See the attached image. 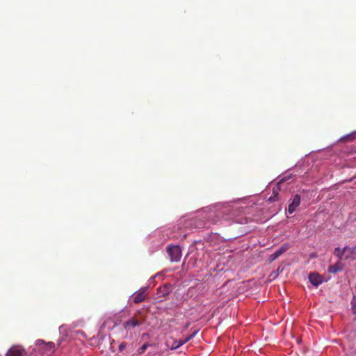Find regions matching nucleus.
I'll list each match as a JSON object with an SVG mask.
<instances>
[{
    "label": "nucleus",
    "instance_id": "nucleus-8",
    "mask_svg": "<svg viewBox=\"0 0 356 356\" xmlns=\"http://www.w3.org/2000/svg\"><path fill=\"white\" fill-rule=\"evenodd\" d=\"M7 356H24V350L20 346H14L11 347L6 353Z\"/></svg>",
    "mask_w": 356,
    "mask_h": 356
},
{
    "label": "nucleus",
    "instance_id": "nucleus-4",
    "mask_svg": "<svg viewBox=\"0 0 356 356\" xmlns=\"http://www.w3.org/2000/svg\"><path fill=\"white\" fill-rule=\"evenodd\" d=\"M149 286L141 287L137 292L134 294L133 300L135 303H140L145 298V292L148 290Z\"/></svg>",
    "mask_w": 356,
    "mask_h": 356
},
{
    "label": "nucleus",
    "instance_id": "nucleus-11",
    "mask_svg": "<svg viewBox=\"0 0 356 356\" xmlns=\"http://www.w3.org/2000/svg\"><path fill=\"white\" fill-rule=\"evenodd\" d=\"M139 325V322L138 320L135 318H131L124 323V327L126 329H129L130 327H135Z\"/></svg>",
    "mask_w": 356,
    "mask_h": 356
},
{
    "label": "nucleus",
    "instance_id": "nucleus-3",
    "mask_svg": "<svg viewBox=\"0 0 356 356\" xmlns=\"http://www.w3.org/2000/svg\"><path fill=\"white\" fill-rule=\"evenodd\" d=\"M310 283L315 287H318L322 283L325 282L324 277L317 273H310L308 275Z\"/></svg>",
    "mask_w": 356,
    "mask_h": 356
},
{
    "label": "nucleus",
    "instance_id": "nucleus-19",
    "mask_svg": "<svg viewBox=\"0 0 356 356\" xmlns=\"http://www.w3.org/2000/svg\"><path fill=\"white\" fill-rule=\"evenodd\" d=\"M126 346H127V343H121L119 345V348H119V350H120V352H122V351L124 350V348H126Z\"/></svg>",
    "mask_w": 356,
    "mask_h": 356
},
{
    "label": "nucleus",
    "instance_id": "nucleus-6",
    "mask_svg": "<svg viewBox=\"0 0 356 356\" xmlns=\"http://www.w3.org/2000/svg\"><path fill=\"white\" fill-rule=\"evenodd\" d=\"M345 257L344 259H356V245L353 247L345 246Z\"/></svg>",
    "mask_w": 356,
    "mask_h": 356
},
{
    "label": "nucleus",
    "instance_id": "nucleus-21",
    "mask_svg": "<svg viewBox=\"0 0 356 356\" xmlns=\"http://www.w3.org/2000/svg\"><path fill=\"white\" fill-rule=\"evenodd\" d=\"M351 304H352L353 307H354L355 306H354V304H353V301L351 302Z\"/></svg>",
    "mask_w": 356,
    "mask_h": 356
},
{
    "label": "nucleus",
    "instance_id": "nucleus-20",
    "mask_svg": "<svg viewBox=\"0 0 356 356\" xmlns=\"http://www.w3.org/2000/svg\"><path fill=\"white\" fill-rule=\"evenodd\" d=\"M207 211H209V213L207 214L208 215L207 218L209 220L213 216V211H211L210 209H207V210H204L203 212L206 213Z\"/></svg>",
    "mask_w": 356,
    "mask_h": 356
},
{
    "label": "nucleus",
    "instance_id": "nucleus-2",
    "mask_svg": "<svg viewBox=\"0 0 356 356\" xmlns=\"http://www.w3.org/2000/svg\"><path fill=\"white\" fill-rule=\"evenodd\" d=\"M167 252L172 262H178L180 261L182 254L179 245L168 246Z\"/></svg>",
    "mask_w": 356,
    "mask_h": 356
},
{
    "label": "nucleus",
    "instance_id": "nucleus-1",
    "mask_svg": "<svg viewBox=\"0 0 356 356\" xmlns=\"http://www.w3.org/2000/svg\"><path fill=\"white\" fill-rule=\"evenodd\" d=\"M34 351H38L42 355L49 356L55 351V343L53 342L45 343L42 339H38L35 341Z\"/></svg>",
    "mask_w": 356,
    "mask_h": 356
},
{
    "label": "nucleus",
    "instance_id": "nucleus-18",
    "mask_svg": "<svg viewBox=\"0 0 356 356\" xmlns=\"http://www.w3.org/2000/svg\"><path fill=\"white\" fill-rule=\"evenodd\" d=\"M159 275V273H156L154 276L151 277L149 280H148V284L147 286H149V287L151 286L152 283L154 281L155 278Z\"/></svg>",
    "mask_w": 356,
    "mask_h": 356
},
{
    "label": "nucleus",
    "instance_id": "nucleus-10",
    "mask_svg": "<svg viewBox=\"0 0 356 356\" xmlns=\"http://www.w3.org/2000/svg\"><path fill=\"white\" fill-rule=\"evenodd\" d=\"M342 270V267L340 263L335 264L328 267L327 271L330 273H336Z\"/></svg>",
    "mask_w": 356,
    "mask_h": 356
},
{
    "label": "nucleus",
    "instance_id": "nucleus-12",
    "mask_svg": "<svg viewBox=\"0 0 356 356\" xmlns=\"http://www.w3.org/2000/svg\"><path fill=\"white\" fill-rule=\"evenodd\" d=\"M334 254L340 259H344V257H345L344 248L343 249H341L340 248H336L334 250Z\"/></svg>",
    "mask_w": 356,
    "mask_h": 356
},
{
    "label": "nucleus",
    "instance_id": "nucleus-13",
    "mask_svg": "<svg viewBox=\"0 0 356 356\" xmlns=\"http://www.w3.org/2000/svg\"><path fill=\"white\" fill-rule=\"evenodd\" d=\"M356 138V131H354L353 132H351L350 134H348L343 137H341L339 140H343L345 139H347V140H354Z\"/></svg>",
    "mask_w": 356,
    "mask_h": 356
},
{
    "label": "nucleus",
    "instance_id": "nucleus-15",
    "mask_svg": "<svg viewBox=\"0 0 356 356\" xmlns=\"http://www.w3.org/2000/svg\"><path fill=\"white\" fill-rule=\"evenodd\" d=\"M59 332L63 335H67V325H63L59 327Z\"/></svg>",
    "mask_w": 356,
    "mask_h": 356
},
{
    "label": "nucleus",
    "instance_id": "nucleus-14",
    "mask_svg": "<svg viewBox=\"0 0 356 356\" xmlns=\"http://www.w3.org/2000/svg\"><path fill=\"white\" fill-rule=\"evenodd\" d=\"M183 342L181 340H179V341H175L171 347H170V350H177L178 349L179 347H181V346H183Z\"/></svg>",
    "mask_w": 356,
    "mask_h": 356
},
{
    "label": "nucleus",
    "instance_id": "nucleus-9",
    "mask_svg": "<svg viewBox=\"0 0 356 356\" xmlns=\"http://www.w3.org/2000/svg\"><path fill=\"white\" fill-rule=\"evenodd\" d=\"M289 249V245L287 244H284L279 249H277L274 253L271 254L269 256L268 259L270 261L275 260L280 255H282L284 252H285Z\"/></svg>",
    "mask_w": 356,
    "mask_h": 356
},
{
    "label": "nucleus",
    "instance_id": "nucleus-7",
    "mask_svg": "<svg viewBox=\"0 0 356 356\" xmlns=\"http://www.w3.org/2000/svg\"><path fill=\"white\" fill-rule=\"evenodd\" d=\"M300 197L298 195H296L288 207L287 212L289 214H292L296 211L297 207L300 205Z\"/></svg>",
    "mask_w": 356,
    "mask_h": 356
},
{
    "label": "nucleus",
    "instance_id": "nucleus-17",
    "mask_svg": "<svg viewBox=\"0 0 356 356\" xmlns=\"http://www.w3.org/2000/svg\"><path fill=\"white\" fill-rule=\"evenodd\" d=\"M149 346V343H145L143 344L139 349H138V354L143 353L145 350Z\"/></svg>",
    "mask_w": 356,
    "mask_h": 356
},
{
    "label": "nucleus",
    "instance_id": "nucleus-16",
    "mask_svg": "<svg viewBox=\"0 0 356 356\" xmlns=\"http://www.w3.org/2000/svg\"><path fill=\"white\" fill-rule=\"evenodd\" d=\"M197 333V331H195L191 334H190L188 337H187L186 339H184V340H181L183 342V344H185L188 341H189L191 339H193L196 335Z\"/></svg>",
    "mask_w": 356,
    "mask_h": 356
},
{
    "label": "nucleus",
    "instance_id": "nucleus-5",
    "mask_svg": "<svg viewBox=\"0 0 356 356\" xmlns=\"http://www.w3.org/2000/svg\"><path fill=\"white\" fill-rule=\"evenodd\" d=\"M289 177H284L283 178H282L280 179V181L277 183V184L273 188V195H271L269 198H268V200L270 202H275L276 201L278 198H277V196H278V193H279V191L280 190V185L281 184H282L283 182L289 180Z\"/></svg>",
    "mask_w": 356,
    "mask_h": 356
}]
</instances>
